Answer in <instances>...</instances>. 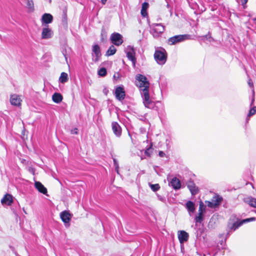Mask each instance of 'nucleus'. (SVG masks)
Masks as SVG:
<instances>
[{
    "mask_svg": "<svg viewBox=\"0 0 256 256\" xmlns=\"http://www.w3.org/2000/svg\"><path fill=\"white\" fill-rule=\"evenodd\" d=\"M136 86L140 88L142 90V93H144L145 91L148 92L150 82L147 78L144 75L138 74L136 76Z\"/></svg>",
    "mask_w": 256,
    "mask_h": 256,
    "instance_id": "obj_1",
    "label": "nucleus"
},
{
    "mask_svg": "<svg viewBox=\"0 0 256 256\" xmlns=\"http://www.w3.org/2000/svg\"><path fill=\"white\" fill-rule=\"evenodd\" d=\"M154 58L158 64L161 65L164 64L167 58L166 52L165 50L162 48L156 50L154 54Z\"/></svg>",
    "mask_w": 256,
    "mask_h": 256,
    "instance_id": "obj_2",
    "label": "nucleus"
},
{
    "mask_svg": "<svg viewBox=\"0 0 256 256\" xmlns=\"http://www.w3.org/2000/svg\"><path fill=\"white\" fill-rule=\"evenodd\" d=\"M151 32L154 37H158L164 30V27L161 24H152L150 26Z\"/></svg>",
    "mask_w": 256,
    "mask_h": 256,
    "instance_id": "obj_3",
    "label": "nucleus"
},
{
    "mask_svg": "<svg viewBox=\"0 0 256 256\" xmlns=\"http://www.w3.org/2000/svg\"><path fill=\"white\" fill-rule=\"evenodd\" d=\"M190 36L188 34L176 35L168 38V43L170 45L175 44L186 40L189 39Z\"/></svg>",
    "mask_w": 256,
    "mask_h": 256,
    "instance_id": "obj_4",
    "label": "nucleus"
},
{
    "mask_svg": "<svg viewBox=\"0 0 256 256\" xmlns=\"http://www.w3.org/2000/svg\"><path fill=\"white\" fill-rule=\"evenodd\" d=\"M142 95L145 107L150 109L154 108L155 106V103L150 99L148 92L146 90L144 93L142 94Z\"/></svg>",
    "mask_w": 256,
    "mask_h": 256,
    "instance_id": "obj_5",
    "label": "nucleus"
},
{
    "mask_svg": "<svg viewBox=\"0 0 256 256\" xmlns=\"http://www.w3.org/2000/svg\"><path fill=\"white\" fill-rule=\"evenodd\" d=\"M126 52L127 58L132 62L133 66L134 67L136 60L135 57L136 52L134 48L130 46H128L126 49Z\"/></svg>",
    "mask_w": 256,
    "mask_h": 256,
    "instance_id": "obj_6",
    "label": "nucleus"
},
{
    "mask_svg": "<svg viewBox=\"0 0 256 256\" xmlns=\"http://www.w3.org/2000/svg\"><path fill=\"white\" fill-rule=\"evenodd\" d=\"M92 60L94 62H98L101 56V52L99 46L98 44L94 45L92 47Z\"/></svg>",
    "mask_w": 256,
    "mask_h": 256,
    "instance_id": "obj_7",
    "label": "nucleus"
},
{
    "mask_svg": "<svg viewBox=\"0 0 256 256\" xmlns=\"http://www.w3.org/2000/svg\"><path fill=\"white\" fill-rule=\"evenodd\" d=\"M122 36L118 33H114L111 35L112 42L117 46H120L122 42Z\"/></svg>",
    "mask_w": 256,
    "mask_h": 256,
    "instance_id": "obj_8",
    "label": "nucleus"
},
{
    "mask_svg": "<svg viewBox=\"0 0 256 256\" xmlns=\"http://www.w3.org/2000/svg\"><path fill=\"white\" fill-rule=\"evenodd\" d=\"M60 217L66 226H69V222L72 218V215L68 211L64 210L60 212Z\"/></svg>",
    "mask_w": 256,
    "mask_h": 256,
    "instance_id": "obj_9",
    "label": "nucleus"
},
{
    "mask_svg": "<svg viewBox=\"0 0 256 256\" xmlns=\"http://www.w3.org/2000/svg\"><path fill=\"white\" fill-rule=\"evenodd\" d=\"M115 96L117 100L122 101L125 98V91L122 86H118L115 90Z\"/></svg>",
    "mask_w": 256,
    "mask_h": 256,
    "instance_id": "obj_10",
    "label": "nucleus"
},
{
    "mask_svg": "<svg viewBox=\"0 0 256 256\" xmlns=\"http://www.w3.org/2000/svg\"><path fill=\"white\" fill-rule=\"evenodd\" d=\"M255 220L254 218H246L244 220H243L240 222H236L234 223L232 226H229L231 230H235L236 229H237L238 228H239L240 226L244 224L250 222H252Z\"/></svg>",
    "mask_w": 256,
    "mask_h": 256,
    "instance_id": "obj_11",
    "label": "nucleus"
},
{
    "mask_svg": "<svg viewBox=\"0 0 256 256\" xmlns=\"http://www.w3.org/2000/svg\"><path fill=\"white\" fill-rule=\"evenodd\" d=\"M53 36V32L51 28L48 26L44 28L42 32V39H49Z\"/></svg>",
    "mask_w": 256,
    "mask_h": 256,
    "instance_id": "obj_12",
    "label": "nucleus"
},
{
    "mask_svg": "<svg viewBox=\"0 0 256 256\" xmlns=\"http://www.w3.org/2000/svg\"><path fill=\"white\" fill-rule=\"evenodd\" d=\"M53 16L50 14H44L41 18V22L42 26L48 24L52 22Z\"/></svg>",
    "mask_w": 256,
    "mask_h": 256,
    "instance_id": "obj_13",
    "label": "nucleus"
},
{
    "mask_svg": "<svg viewBox=\"0 0 256 256\" xmlns=\"http://www.w3.org/2000/svg\"><path fill=\"white\" fill-rule=\"evenodd\" d=\"M178 238L180 244H183L188 239V234L184 230H179L178 232Z\"/></svg>",
    "mask_w": 256,
    "mask_h": 256,
    "instance_id": "obj_14",
    "label": "nucleus"
},
{
    "mask_svg": "<svg viewBox=\"0 0 256 256\" xmlns=\"http://www.w3.org/2000/svg\"><path fill=\"white\" fill-rule=\"evenodd\" d=\"M112 127L114 134L118 137H120L122 134V128L119 124L116 122L112 123Z\"/></svg>",
    "mask_w": 256,
    "mask_h": 256,
    "instance_id": "obj_15",
    "label": "nucleus"
},
{
    "mask_svg": "<svg viewBox=\"0 0 256 256\" xmlns=\"http://www.w3.org/2000/svg\"><path fill=\"white\" fill-rule=\"evenodd\" d=\"M10 102L12 105L20 106L21 105L22 100L20 96L14 94L10 96Z\"/></svg>",
    "mask_w": 256,
    "mask_h": 256,
    "instance_id": "obj_16",
    "label": "nucleus"
},
{
    "mask_svg": "<svg viewBox=\"0 0 256 256\" xmlns=\"http://www.w3.org/2000/svg\"><path fill=\"white\" fill-rule=\"evenodd\" d=\"M187 186L192 195H195L198 192V188L192 181H189L187 183Z\"/></svg>",
    "mask_w": 256,
    "mask_h": 256,
    "instance_id": "obj_17",
    "label": "nucleus"
},
{
    "mask_svg": "<svg viewBox=\"0 0 256 256\" xmlns=\"http://www.w3.org/2000/svg\"><path fill=\"white\" fill-rule=\"evenodd\" d=\"M1 202L2 204H6L8 206H10L12 203V196L10 194H6L2 199Z\"/></svg>",
    "mask_w": 256,
    "mask_h": 256,
    "instance_id": "obj_18",
    "label": "nucleus"
},
{
    "mask_svg": "<svg viewBox=\"0 0 256 256\" xmlns=\"http://www.w3.org/2000/svg\"><path fill=\"white\" fill-rule=\"evenodd\" d=\"M170 185L174 190H178L181 186L180 180L176 177L172 179Z\"/></svg>",
    "mask_w": 256,
    "mask_h": 256,
    "instance_id": "obj_19",
    "label": "nucleus"
},
{
    "mask_svg": "<svg viewBox=\"0 0 256 256\" xmlns=\"http://www.w3.org/2000/svg\"><path fill=\"white\" fill-rule=\"evenodd\" d=\"M34 185L36 188L38 190L39 192L43 194H46L47 193L46 188L40 182H36Z\"/></svg>",
    "mask_w": 256,
    "mask_h": 256,
    "instance_id": "obj_20",
    "label": "nucleus"
},
{
    "mask_svg": "<svg viewBox=\"0 0 256 256\" xmlns=\"http://www.w3.org/2000/svg\"><path fill=\"white\" fill-rule=\"evenodd\" d=\"M186 208L191 216V214L193 213L195 210L194 204L192 201H188L186 203Z\"/></svg>",
    "mask_w": 256,
    "mask_h": 256,
    "instance_id": "obj_21",
    "label": "nucleus"
},
{
    "mask_svg": "<svg viewBox=\"0 0 256 256\" xmlns=\"http://www.w3.org/2000/svg\"><path fill=\"white\" fill-rule=\"evenodd\" d=\"M52 100L54 102L58 104L62 101V96L60 93L55 92L52 96Z\"/></svg>",
    "mask_w": 256,
    "mask_h": 256,
    "instance_id": "obj_22",
    "label": "nucleus"
},
{
    "mask_svg": "<svg viewBox=\"0 0 256 256\" xmlns=\"http://www.w3.org/2000/svg\"><path fill=\"white\" fill-rule=\"evenodd\" d=\"M68 74L64 72H62L59 78L60 82L61 83L64 84V83L67 82L68 81Z\"/></svg>",
    "mask_w": 256,
    "mask_h": 256,
    "instance_id": "obj_23",
    "label": "nucleus"
},
{
    "mask_svg": "<svg viewBox=\"0 0 256 256\" xmlns=\"http://www.w3.org/2000/svg\"><path fill=\"white\" fill-rule=\"evenodd\" d=\"M222 198L221 196H215L212 198V201L216 204V206L220 205L221 202L222 201Z\"/></svg>",
    "mask_w": 256,
    "mask_h": 256,
    "instance_id": "obj_24",
    "label": "nucleus"
},
{
    "mask_svg": "<svg viewBox=\"0 0 256 256\" xmlns=\"http://www.w3.org/2000/svg\"><path fill=\"white\" fill-rule=\"evenodd\" d=\"M116 48L113 45H112L107 50L106 52V55L108 56H112L114 55L116 53Z\"/></svg>",
    "mask_w": 256,
    "mask_h": 256,
    "instance_id": "obj_25",
    "label": "nucleus"
},
{
    "mask_svg": "<svg viewBox=\"0 0 256 256\" xmlns=\"http://www.w3.org/2000/svg\"><path fill=\"white\" fill-rule=\"evenodd\" d=\"M246 202L252 207L256 208V198H250L246 200Z\"/></svg>",
    "mask_w": 256,
    "mask_h": 256,
    "instance_id": "obj_26",
    "label": "nucleus"
},
{
    "mask_svg": "<svg viewBox=\"0 0 256 256\" xmlns=\"http://www.w3.org/2000/svg\"><path fill=\"white\" fill-rule=\"evenodd\" d=\"M26 7L30 11L34 10V3L32 0H26Z\"/></svg>",
    "mask_w": 256,
    "mask_h": 256,
    "instance_id": "obj_27",
    "label": "nucleus"
},
{
    "mask_svg": "<svg viewBox=\"0 0 256 256\" xmlns=\"http://www.w3.org/2000/svg\"><path fill=\"white\" fill-rule=\"evenodd\" d=\"M149 186L151 188L152 190L154 192H156L160 188V186L158 184H149Z\"/></svg>",
    "mask_w": 256,
    "mask_h": 256,
    "instance_id": "obj_28",
    "label": "nucleus"
},
{
    "mask_svg": "<svg viewBox=\"0 0 256 256\" xmlns=\"http://www.w3.org/2000/svg\"><path fill=\"white\" fill-rule=\"evenodd\" d=\"M205 212V206L202 202H200V203L199 209H198V214H203V213Z\"/></svg>",
    "mask_w": 256,
    "mask_h": 256,
    "instance_id": "obj_29",
    "label": "nucleus"
},
{
    "mask_svg": "<svg viewBox=\"0 0 256 256\" xmlns=\"http://www.w3.org/2000/svg\"><path fill=\"white\" fill-rule=\"evenodd\" d=\"M106 74V70L104 68H100L98 71V74L101 76H104Z\"/></svg>",
    "mask_w": 256,
    "mask_h": 256,
    "instance_id": "obj_30",
    "label": "nucleus"
},
{
    "mask_svg": "<svg viewBox=\"0 0 256 256\" xmlns=\"http://www.w3.org/2000/svg\"><path fill=\"white\" fill-rule=\"evenodd\" d=\"M195 220L196 222L201 223L203 220V214L200 215V214H198V216L196 217Z\"/></svg>",
    "mask_w": 256,
    "mask_h": 256,
    "instance_id": "obj_31",
    "label": "nucleus"
},
{
    "mask_svg": "<svg viewBox=\"0 0 256 256\" xmlns=\"http://www.w3.org/2000/svg\"><path fill=\"white\" fill-rule=\"evenodd\" d=\"M206 203L207 204V206L210 208H215L216 206V204L212 200L210 201H206Z\"/></svg>",
    "mask_w": 256,
    "mask_h": 256,
    "instance_id": "obj_32",
    "label": "nucleus"
},
{
    "mask_svg": "<svg viewBox=\"0 0 256 256\" xmlns=\"http://www.w3.org/2000/svg\"><path fill=\"white\" fill-rule=\"evenodd\" d=\"M152 149L151 146H150L148 148H146L144 151V154L148 156H150L152 153Z\"/></svg>",
    "mask_w": 256,
    "mask_h": 256,
    "instance_id": "obj_33",
    "label": "nucleus"
},
{
    "mask_svg": "<svg viewBox=\"0 0 256 256\" xmlns=\"http://www.w3.org/2000/svg\"><path fill=\"white\" fill-rule=\"evenodd\" d=\"M62 24L64 25V27L67 28L68 26V22H67V18L66 16L64 15L63 16L62 20Z\"/></svg>",
    "mask_w": 256,
    "mask_h": 256,
    "instance_id": "obj_34",
    "label": "nucleus"
},
{
    "mask_svg": "<svg viewBox=\"0 0 256 256\" xmlns=\"http://www.w3.org/2000/svg\"><path fill=\"white\" fill-rule=\"evenodd\" d=\"M114 164L115 167V170L117 173L118 174V164L116 158H113Z\"/></svg>",
    "mask_w": 256,
    "mask_h": 256,
    "instance_id": "obj_35",
    "label": "nucleus"
},
{
    "mask_svg": "<svg viewBox=\"0 0 256 256\" xmlns=\"http://www.w3.org/2000/svg\"><path fill=\"white\" fill-rule=\"evenodd\" d=\"M256 112V108L255 107L253 108H251L249 112V113L248 115V116H250L254 114H255Z\"/></svg>",
    "mask_w": 256,
    "mask_h": 256,
    "instance_id": "obj_36",
    "label": "nucleus"
},
{
    "mask_svg": "<svg viewBox=\"0 0 256 256\" xmlns=\"http://www.w3.org/2000/svg\"><path fill=\"white\" fill-rule=\"evenodd\" d=\"M148 2H144L142 4V10H147L148 8Z\"/></svg>",
    "mask_w": 256,
    "mask_h": 256,
    "instance_id": "obj_37",
    "label": "nucleus"
},
{
    "mask_svg": "<svg viewBox=\"0 0 256 256\" xmlns=\"http://www.w3.org/2000/svg\"><path fill=\"white\" fill-rule=\"evenodd\" d=\"M240 1L244 8H246V4L248 2V0H240Z\"/></svg>",
    "mask_w": 256,
    "mask_h": 256,
    "instance_id": "obj_38",
    "label": "nucleus"
},
{
    "mask_svg": "<svg viewBox=\"0 0 256 256\" xmlns=\"http://www.w3.org/2000/svg\"><path fill=\"white\" fill-rule=\"evenodd\" d=\"M140 12H141V14L144 17H146L148 16V13H147L146 10L142 9Z\"/></svg>",
    "mask_w": 256,
    "mask_h": 256,
    "instance_id": "obj_39",
    "label": "nucleus"
},
{
    "mask_svg": "<svg viewBox=\"0 0 256 256\" xmlns=\"http://www.w3.org/2000/svg\"><path fill=\"white\" fill-rule=\"evenodd\" d=\"M71 134H78V130L76 128H74V129H72L71 130Z\"/></svg>",
    "mask_w": 256,
    "mask_h": 256,
    "instance_id": "obj_40",
    "label": "nucleus"
},
{
    "mask_svg": "<svg viewBox=\"0 0 256 256\" xmlns=\"http://www.w3.org/2000/svg\"><path fill=\"white\" fill-rule=\"evenodd\" d=\"M158 155L160 157H164L165 156V153L162 151H160L158 152Z\"/></svg>",
    "mask_w": 256,
    "mask_h": 256,
    "instance_id": "obj_41",
    "label": "nucleus"
},
{
    "mask_svg": "<svg viewBox=\"0 0 256 256\" xmlns=\"http://www.w3.org/2000/svg\"><path fill=\"white\" fill-rule=\"evenodd\" d=\"M28 170L30 172H31L32 174H34V169L32 168V167H30L28 168Z\"/></svg>",
    "mask_w": 256,
    "mask_h": 256,
    "instance_id": "obj_42",
    "label": "nucleus"
},
{
    "mask_svg": "<svg viewBox=\"0 0 256 256\" xmlns=\"http://www.w3.org/2000/svg\"><path fill=\"white\" fill-rule=\"evenodd\" d=\"M158 198L159 200H160L162 202H164L165 201V198L162 196H158Z\"/></svg>",
    "mask_w": 256,
    "mask_h": 256,
    "instance_id": "obj_43",
    "label": "nucleus"
},
{
    "mask_svg": "<svg viewBox=\"0 0 256 256\" xmlns=\"http://www.w3.org/2000/svg\"><path fill=\"white\" fill-rule=\"evenodd\" d=\"M248 84L249 85V86L250 87H252L253 86V83H252V82L251 80H249L248 82Z\"/></svg>",
    "mask_w": 256,
    "mask_h": 256,
    "instance_id": "obj_44",
    "label": "nucleus"
},
{
    "mask_svg": "<svg viewBox=\"0 0 256 256\" xmlns=\"http://www.w3.org/2000/svg\"><path fill=\"white\" fill-rule=\"evenodd\" d=\"M204 38L208 40V38H211V36H209L208 34H207V35L204 36Z\"/></svg>",
    "mask_w": 256,
    "mask_h": 256,
    "instance_id": "obj_45",
    "label": "nucleus"
},
{
    "mask_svg": "<svg viewBox=\"0 0 256 256\" xmlns=\"http://www.w3.org/2000/svg\"><path fill=\"white\" fill-rule=\"evenodd\" d=\"M107 0H101V2L102 4H104L106 2Z\"/></svg>",
    "mask_w": 256,
    "mask_h": 256,
    "instance_id": "obj_46",
    "label": "nucleus"
},
{
    "mask_svg": "<svg viewBox=\"0 0 256 256\" xmlns=\"http://www.w3.org/2000/svg\"><path fill=\"white\" fill-rule=\"evenodd\" d=\"M255 108H256V106Z\"/></svg>",
    "mask_w": 256,
    "mask_h": 256,
    "instance_id": "obj_47",
    "label": "nucleus"
}]
</instances>
